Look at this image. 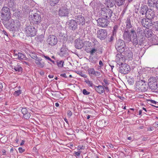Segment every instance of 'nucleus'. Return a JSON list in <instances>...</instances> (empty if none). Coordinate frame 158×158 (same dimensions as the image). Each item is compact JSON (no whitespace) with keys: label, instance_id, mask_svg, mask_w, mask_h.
Segmentation results:
<instances>
[{"label":"nucleus","instance_id":"f257e3e1","mask_svg":"<svg viewBox=\"0 0 158 158\" xmlns=\"http://www.w3.org/2000/svg\"><path fill=\"white\" fill-rule=\"evenodd\" d=\"M98 7L101 9L100 14L102 16L108 19H110L112 22L115 21L117 19V16L112 10L105 7L104 5L99 3L98 4Z\"/></svg>","mask_w":158,"mask_h":158},{"label":"nucleus","instance_id":"f03ea898","mask_svg":"<svg viewBox=\"0 0 158 158\" xmlns=\"http://www.w3.org/2000/svg\"><path fill=\"white\" fill-rule=\"evenodd\" d=\"M4 24L7 28L10 31H13L17 30L20 26V23L18 20L10 19L4 22Z\"/></svg>","mask_w":158,"mask_h":158},{"label":"nucleus","instance_id":"7ed1b4c3","mask_svg":"<svg viewBox=\"0 0 158 158\" xmlns=\"http://www.w3.org/2000/svg\"><path fill=\"white\" fill-rule=\"evenodd\" d=\"M29 17L31 19V22L34 24L39 25L42 21V18L39 11L36 13H31Z\"/></svg>","mask_w":158,"mask_h":158},{"label":"nucleus","instance_id":"20e7f679","mask_svg":"<svg viewBox=\"0 0 158 158\" xmlns=\"http://www.w3.org/2000/svg\"><path fill=\"white\" fill-rule=\"evenodd\" d=\"M115 47L117 52L120 53H123L127 49L125 41L120 39L116 41Z\"/></svg>","mask_w":158,"mask_h":158},{"label":"nucleus","instance_id":"39448f33","mask_svg":"<svg viewBox=\"0 0 158 158\" xmlns=\"http://www.w3.org/2000/svg\"><path fill=\"white\" fill-rule=\"evenodd\" d=\"M136 90L139 92H143L147 91L148 87L144 81L141 80L136 82Z\"/></svg>","mask_w":158,"mask_h":158},{"label":"nucleus","instance_id":"423d86ee","mask_svg":"<svg viewBox=\"0 0 158 158\" xmlns=\"http://www.w3.org/2000/svg\"><path fill=\"white\" fill-rule=\"evenodd\" d=\"M119 65V72L123 74H128L131 70V68L129 65L126 63L121 62Z\"/></svg>","mask_w":158,"mask_h":158},{"label":"nucleus","instance_id":"0eeeda50","mask_svg":"<svg viewBox=\"0 0 158 158\" xmlns=\"http://www.w3.org/2000/svg\"><path fill=\"white\" fill-rule=\"evenodd\" d=\"M2 16L4 18V22L8 21L10 19V14L9 8L6 6L3 7L1 10Z\"/></svg>","mask_w":158,"mask_h":158},{"label":"nucleus","instance_id":"6e6552de","mask_svg":"<svg viewBox=\"0 0 158 158\" xmlns=\"http://www.w3.org/2000/svg\"><path fill=\"white\" fill-rule=\"evenodd\" d=\"M70 11L69 7L66 4L64 5L60 8L59 15L60 16H68Z\"/></svg>","mask_w":158,"mask_h":158},{"label":"nucleus","instance_id":"1a4fd4ad","mask_svg":"<svg viewBox=\"0 0 158 158\" xmlns=\"http://www.w3.org/2000/svg\"><path fill=\"white\" fill-rule=\"evenodd\" d=\"M25 30L28 36H34L36 35V30L32 26L26 25Z\"/></svg>","mask_w":158,"mask_h":158},{"label":"nucleus","instance_id":"9d476101","mask_svg":"<svg viewBox=\"0 0 158 158\" xmlns=\"http://www.w3.org/2000/svg\"><path fill=\"white\" fill-rule=\"evenodd\" d=\"M96 35L97 37L101 40H104L107 37V31L106 29H100L97 31Z\"/></svg>","mask_w":158,"mask_h":158},{"label":"nucleus","instance_id":"9b49d317","mask_svg":"<svg viewBox=\"0 0 158 158\" xmlns=\"http://www.w3.org/2000/svg\"><path fill=\"white\" fill-rule=\"evenodd\" d=\"M47 42L48 45L53 46L57 44L58 42V39L55 35H50L48 36L47 40Z\"/></svg>","mask_w":158,"mask_h":158},{"label":"nucleus","instance_id":"f8f14e48","mask_svg":"<svg viewBox=\"0 0 158 158\" xmlns=\"http://www.w3.org/2000/svg\"><path fill=\"white\" fill-rule=\"evenodd\" d=\"M97 21L98 25L102 27H106L110 22L108 19L104 17L99 18Z\"/></svg>","mask_w":158,"mask_h":158},{"label":"nucleus","instance_id":"ddd939ff","mask_svg":"<svg viewBox=\"0 0 158 158\" xmlns=\"http://www.w3.org/2000/svg\"><path fill=\"white\" fill-rule=\"evenodd\" d=\"M130 32L132 35V38L131 41L133 45L135 46L138 44V40L137 38V33L134 28H132L131 29Z\"/></svg>","mask_w":158,"mask_h":158},{"label":"nucleus","instance_id":"4468645a","mask_svg":"<svg viewBox=\"0 0 158 158\" xmlns=\"http://www.w3.org/2000/svg\"><path fill=\"white\" fill-rule=\"evenodd\" d=\"M123 37L127 42L129 43L131 40V35L127 29H123Z\"/></svg>","mask_w":158,"mask_h":158},{"label":"nucleus","instance_id":"2eb2a0df","mask_svg":"<svg viewBox=\"0 0 158 158\" xmlns=\"http://www.w3.org/2000/svg\"><path fill=\"white\" fill-rule=\"evenodd\" d=\"M154 19L151 20L147 19H143L142 20V23L143 26L146 28H149L150 26L153 25L154 22Z\"/></svg>","mask_w":158,"mask_h":158},{"label":"nucleus","instance_id":"dca6fc26","mask_svg":"<svg viewBox=\"0 0 158 158\" xmlns=\"http://www.w3.org/2000/svg\"><path fill=\"white\" fill-rule=\"evenodd\" d=\"M75 19H76L77 22L79 25L83 26L85 24V19L84 17L81 15H78L75 16Z\"/></svg>","mask_w":158,"mask_h":158},{"label":"nucleus","instance_id":"f3484780","mask_svg":"<svg viewBox=\"0 0 158 158\" xmlns=\"http://www.w3.org/2000/svg\"><path fill=\"white\" fill-rule=\"evenodd\" d=\"M68 48L66 47V45L63 44L60 49L59 54L61 56H66L68 55Z\"/></svg>","mask_w":158,"mask_h":158},{"label":"nucleus","instance_id":"a211bd4d","mask_svg":"<svg viewBox=\"0 0 158 158\" xmlns=\"http://www.w3.org/2000/svg\"><path fill=\"white\" fill-rule=\"evenodd\" d=\"M146 18L150 19H154V18L155 17V12L154 11L151 9H149L147 14L145 15Z\"/></svg>","mask_w":158,"mask_h":158},{"label":"nucleus","instance_id":"6ab92c4d","mask_svg":"<svg viewBox=\"0 0 158 158\" xmlns=\"http://www.w3.org/2000/svg\"><path fill=\"white\" fill-rule=\"evenodd\" d=\"M74 44L75 48L77 49H81L84 45L82 41L79 39H77L75 40Z\"/></svg>","mask_w":158,"mask_h":158},{"label":"nucleus","instance_id":"aec40b11","mask_svg":"<svg viewBox=\"0 0 158 158\" xmlns=\"http://www.w3.org/2000/svg\"><path fill=\"white\" fill-rule=\"evenodd\" d=\"M7 5L13 11H15V10L16 8V4L14 0H9L8 1Z\"/></svg>","mask_w":158,"mask_h":158},{"label":"nucleus","instance_id":"412c9836","mask_svg":"<svg viewBox=\"0 0 158 158\" xmlns=\"http://www.w3.org/2000/svg\"><path fill=\"white\" fill-rule=\"evenodd\" d=\"M69 26L70 29L72 30H75L77 28V23L74 20L71 19L69 21Z\"/></svg>","mask_w":158,"mask_h":158},{"label":"nucleus","instance_id":"4be33fe9","mask_svg":"<svg viewBox=\"0 0 158 158\" xmlns=\"http://www.w3.org/2000/svg\"><path fill=\"white\" fill-rule=\"evenodd\" d=\"M148 10H149V9L147 6L142 5L139 9V12L140 14L142 15H145V16Z\"/></svg>","mask_w":158,"mask_h":158},{"label":"nucleus","instance_id":"5701e85b","mask_svg":"<svg viewBox=\"0 0 158 158\" xmlns=\"http://www.w3.org/2000/svg\"><path fill=\"white\" fill-rule=\"evenodd\" d=\"M94 88L99 94H102L105 92L104 88L103 85H98V86L94 85Z\"/></svg>","mask_w":158,"mask_h":158},{"label":"nucleus","instance_id":"b1692460","mask_svg":"<svg viewBox=\"0 0 158 158\" xmlns=\"http://www.w3.org/2000/svg\"><path fill=\"white\" fill-rule=\"evenodd\" d=\"M123 54L128 58L129 60H131L133 58V53L130 50H126L123 52Z\"/></svg>","mask_w":158,"mask_h":158},{"label":"nucleus","instance_id":"393cba45","mask_svg":"<svg viewBox=\"0 0 158 158\" xmlns=\"http://www.w3.org/2000/svg\"><path fill=\"white\" fill-rule=\"evenodd\" d=\"M122 53L117 54L116 56V61L118 64H120L121 62H123V57Z\"/></svg>","mask_w":158,"mask_h":158},{"label":"nucleus","instance_id":"a878e982","mask_svg":"<svg viewBox=\"0 0 158 158\" xmlns=\"http://www.w3.org/2000/svg\"><path fill=\"white\" fill-rule=\"evenodd\" d=\"M126 28L125 29H127L128 30L132 28V25L131 23V20L130 17H128L125 21Z\"/></svg>","mask_w":158,"mask_h":158},{"label":"nucleus","instance_id":"bb28decb","mask_svg":"<svg viewBox=\"0 0 158 158\" xmlns=\"http://www.w3.org/2000/svg\"><path fill=\"white\" fill-rule=\"evenodd\" d=\"M106 3L108 8L113 7L114 6L116 7L117 6L115 2L114 3V0H106Z\"/></svg>","mask_w":158,"mask_h":158},{"label":"nucleus","instance_id":"cd10ccee","mask_svg":"<svg viewBox=\"0 0 158 158\" xmlns=\"http://www.w3.org/2000/svg\"><path fill=\"white\" fill-rule=\"evenodd\" d=\"M12 69H14L16 72H20L22 73L23 71V68L21 66L20 64H19V63L15 66H12Z\"/></svg>","mask_w":158,"mask_h":158},{"label":"nucleus","instance_id":"c85d7f7f","mask_svg":"<svg viewBox=\"0 0 158 158\" xmlns=\"http://www.w3.org/2000/svg\"><path fill=\"white\" fill-rule=\"evenodd\" d=\"M59 36L60 40L63 41V42L67 41V38L66 34L61 32L59 34Z\"/></svg>","mask_w":158,"mask_h":158},{"label":"nucleus","instance_id":"c756f323","mask_svg":"<svg viewBox=\"0 0 158 158\" xmlns=\"http://www.w3.org/2000/svg\"><path fill=\"white\" fill-rule=\"evenodd\" d=\"M150 84V88L152 90H156L157 88V82H152L151 81Z\"/></svg>","mask_w":158,"mask_h":158},{"label":"nucleus","instance_id":"7c9ffc66","mask_svg":"<svg viewBox=\"0 0 158 158\" xmlns=\"http://www.w3.org/2000/svg\"><path fill=\"white\" fill-rule=\"evenodd\" d=\"M116 5L119 7L123 6L125 3L126 0H114Z\"/></svg>","mask_w":158,"mask_h":158},{"label":"nucleus","instance_id":"2f4dec72","mask_svg":"<svg viewBox=\"0 0 158 158\" xmlns=\"http://www.w3.org/2000/svg\"><path fill=\"white\" fill-rule=\"evenodd\" d=\"M98 48L97 47H92L89 52L90 55L93 56L96 54Z\"/></svg>","mask_w":158,"mask_h":158},{"label":"nucleus","instance_id":"473e14b6","mask_svg":"<svg viewBox=\"0 0 158 158\" xmlns=\"http://www.w3.org/2000/svg\"><path fill=\"white\" fill-rule=\"evenodd\" d=\"M56 64L59 67L61 68L63 67V64L64 63L63 60H56Z\"/></svg>","mask_w":158,"mask_h":158},{"label":"nucleus","instance_id":"72a5a7b5","mask_svg":"<svg viewBox=\"0 0 158 158\" xmlns=\"http://www.w3.org/2000/svg\"><path fill=\"white\" fill-rule=\"evenodd\" d=\"M92 43H93V47H95L98 48L100 44L95 39H93L92 40Z\"/></svg>","mask_w":158,"mask_h":158},{"label":"nucleus","instance_id":"f704fd0d","mask_svg":"<svg viewBox=\"0 0 158 158\" xmlns=\"http://www.w3.org/2000/svg\"><path fill=\"white\" fill-rule=\"evenodd\" d=\"M16 59L19 60L24 59L25 57V55L21 52H19L18 53V55Z\"/></svg>","mask_w":158,"mask_h":158},{"label":"nucleus","instance_id":"c9c22d12","mask_svg":"<svg viewBox=\"0 0 158 158\" xmlns=\"http://www.w3.org/2000/svg\"><path fill=\"white\" fill-rule=\"evenodd\" d=\"M51 6H55L59 2L60 0H48Z\"/></svg>","mask_w":158,"mask_h":158},{"label":"nucleus","instance_id":"e433bc0d","mask_svg":"<svg viewBox=\"0 0 158 158\" xmlns=\"http://www.w3.org/2000/svg\"><path fill=\"white\" fill-rule=\"evenodd\" d=\"M118 26L116 25H115L113 28V31L112 34H113V35H116V33L117 32V30L118 29Z\"/></svg>","mask_w":158,"mask_h":158},{"label":"nucleus","instance_id":"4c0bfd02","mask_svg":"<svg viewBox=\"0 0 158 158\" xmlns=\"http://www.w3.org/2000/svg\"><path fill=\"white\" fill-rule=\"evenodd\" d=\"M148 104H151L152 106H155L156 107H158V106H155L154 105V104H156L157 103V102L154 100H148Z\"/></svg>","mask_w":158,"mask_h":158},{"label":"nucleus","instance_id":"58836bf2","mask_svg":"<svg viewBox=\"0 0 158 158\" xmlns=\"http://www.w3.org/2000/svg\"><path fill=\"white\" fill-rule=\"evenodd\" d=\"M145 36L148 37H150L152 33V32L150 30H148L146 32L145 31Z\"/></svg>","mask_w":158,"mask_h":158},{"label":"nucleus","instance_id":"ea45409f","mask_svg":"<svg viewBox=\"0 0 158 158\" xmlns=\"http://www.w3.org/2000/svg\"><path fill=\"white\" fill-rule=\"evenodd\" d=\"M35 63L37 65H38V66L41 68H43L45 64L44 62H36Z\"/></svg>","mask_w":158,"mask_h":158},{"label":"nucleus","instance_id":"a19ab883","mask_svg":"<svg viewBox=\"0 0 158 158\" xmlns=\"http://www.w3.org/2000/svg\"><path fill=\"white\" fill-rule=\"evenodd\" d=\"M85 82L87 83L89 86L93 87H94V85L92 81H90L89 80H86L85 81Z\"/></svg>","mask_w":158,"mask_h":158},{"label":"nucleus","instance_id":"79ce46f5","mask_svg":"<svg viewBox=\"0 0 158 158\" xmlns=\"http://www.w3.org/2000/svg\"><path fill=\"white\" fill-rule=\"evenodd\" d=\"M145 37L146 36H144L143 35H141L140 36V44H143V43H144V41L145 39Z\"/></svg>","mask_w":158,"mask_h":158},{"label":"nucleus","instance_id":"37998d69","mask_svg":"<svg viewBox=\"0 0 158 158\" xmlns=\"http://www.w3.org/2000/svg\"><path fill=\"white\" fill-rule=\"evenodd\" d=\"M94 69L93 68H89L88 70V72L89 75L92 76V74H93L94 71Z\"/></svg>","mask_w":158,"mask_h":158},{"label":"nucleus","instance_id":"c03bdc74","mask_svg":"<svg viewBox=\"0 0 158 158\" xmlns=\"http://www.w3.org/2000/svg\"><path fill=\"white\" fill-rule=\"evenodd\" d=\"M154 0H148V4L149 6H152L155 5V2H154Z\"/></svg>","mask_w":158,"mask_h":158},{"label":"nucleus","instance_id":"a18cd8bd","mask_svg":"<svg viewBox=\"0 0 158 158\" xmlns=\"http://www.w3.org/2000/svg\"><path fill=\"white\" fill-rule=\"evenodd\" d=\"M101 75V73L99 71H96L94 70L92 74V76H94L95 77H97L100 76Z\"/></svg>","mask_w":158,"mask_h":158},{"label":"nucleus","instance_id":"49530a36","mask_svg":"<svg viewBox=\"0 0 158 158\" xmlns=\"http://www.w3.org/2000/svg\"><path fill=\"white\" fill-rule=\"evenodd\" d=\"M15 11V12L14 14L15 15L19 18L20 16L21 13L20 11L16 9Z\"/></svg>","mask_w":158,"mask_h":158},{"label":"nucleus","instance_id":"de8ad7c7","mask_svg":"<svg viewBox=\"0 0 158 158\" xmlns=\"http://www.w3.org/2000/svg\"><path fill=\"white\" fill-rule=\"evenodd\" d=\"M116 35H113V34H112L111 36H110V37L109 38L108 41L110 42H112L114 40V37Z\"/></svg>","mask_w":158,"mask_h":158},{"label":"nucleus","instance_id":"09e8293b","mask_svg":"<svg viewBox=\"0 0 158 158\" xmlns=\"http://www.w3.org/2000/svg\"><path fill=\"white\" fill-rule=\"evenodd\" d=\"M31 114L30 113L28 112L26 113L25 114L23 115L24 118L26 119H28L30 117Z\"/></svg>","mask_w":158,"mask_h":158},{"label":"nucleus","instance_id":"8fccbe9b","mask_svg":"<svg viewBox=\"0 0 158 158\" xmlns=\"http://www.w3.org/2000/svg\"><path fill=\"white\" fill-rule=\"evenodd\" d=\"M44 36L43 35H41L39 36L38 38V41L42 42L44 40Z\"/></svg>","mask_w":158,"mask_h":158},{"label":"nucleus","instance_id":"3c124183","mask_svg":"<svg viewBox=\"0 0 158 158\" xmlns=\"http://www.w3.org/2000/svg\"><path fill=\"white\" fill-rule=\"evenodd\" d=\"M21 93V90H17V91H15L14 93V95H15L16 96H19Z\"/></svg>","mask_w":158,"mask_h":158},{"label":"nucleus","instance_id":"603ef678","mask_svg":"<svg viewBox=\"0 0 158 158\" xmlns=\"http://www.w3.org/2000/svg\"><path fill=\"white\" fill-rule=\"evenodd\" d=\"M21 111L23 115L28 112L26 108H23L21 110Z\"/></svg>","mask_w":158,"mask_h":158},{"label":"nucleus","instance_id":"864d4df0","mask_svg":"<svg viewBox=\"0 0 158 158\" xmlns=\"http://www.w3.org/2000/svg\"><path fill=\"white\" fill-rule=\"evenodd\" d=\"M77 73L81 76L82 77L84 78H86L87 77V76L86 74L83 73L81 72H79L78 73Z\"/></svg>","mask_w":158,"mask_h":158},{"label":"nucleus","instance_id":"5fc2aeb1","mask_svg":"<svg viewBox=\"0 0 158 158\" xmlns=\"http://www.w3.org/2000/svg\"><path fill=\"white\" fill-rule=\"evenodd\" d=\"M82 93L85 95H88L90 94V93L89 92L87 91L86 89H83L82 90Z\"/></svg>","mask_w":158,"mask_h":158},{"label":"nucleus","instance_id":"6e6d98bb","mask_svg":"<svg viewBox=\"0 0 158 158\" xmlns=\"http://www.w3.org/2000/svg\"><path fill=\"white\" fill-rule=\"evenodd\" d=\"M81 151H79L78 152H74L75 156L77 157V156H79L81 153Z\"/></svg>","mask_w":158,"mask_h":158},{"label":"nucleus","instance_id":"4d7b16f0","mask_svg":"<svg viewBox=\"0 0 158 158\" xmlns=\"http://www.w3.org/2000/svg\"><path fill=\"white\" fill-rule=\"evenodd\" d=\"M103 82H104L105 85H108L110 84L109 81L108 80L106 79H104L103 80Z\"/></svg>","mask_w":158,"mask_h":158},{"label":"nucleus","instance_id":"13d9d810","mask_svg":"<svg viewBox=\"0 0 158 158\" xmlns=\"http://www.w3.org/2000/svg\"><path fill=\"white\" fill-rule=\"evenodd\" d=\"M85 148V146L84 145H79L78 146L77 150L78 151L81 149H84Z\"/></svg>","mask_w":158,"mask_h":158},{"label":"nucleus","instance_id":"bf43d9fd","mask_svg":"<svg viewBox=\"0 0 158 158\" xmlns=\"http://www.w3.org/2000/svg\"><path fill=\"white\" fill-rule=\"evenodd\" d=\"M30 56L32 58L34 59H35V58L37 57V56L36 54L35 53H32L30 54Z\"/></svg>","mask_w":158,"mask_h":158},{"label":"nucleus","instance_id":"052dcab7","mask_svg":"<svg viewBox=\"0 0 158 158\" xmlns=\"http://www.w3.org/2000/svg\"><path fill=\"white\" fill-rule=\"evenodd\" d=\"M143 31L141 27H138L137 30V33H139V34L142 33Z\"/></svg>","mask_w":158,"mask_h":158},{"label":"nucleus","instance_id":"680f3d73","mask_svg":"<svg viewBox=\"0 0 158 158\" xmlns=\"http://www.w3.org/2000/svg\"><path fill=\"white\" fill-rule=\"evenodd\" d=\"M19 152L20 153H22L25 151V149H23L22 147H19L18 148Z\"/></svg>","mask_w":158,"mask_h":158},{"label":"nucleus","instance_id":"e2e57ef3","mask_svg":"<svg viewBox=\"0 0 158 158\" xmlns=\"http://www.w3.org/2000/svg\"><path fill=\"white\" fill-rule=\"evenodd\" d=\"M153 25L155 26L156 30L158 31V22L154 21Z\"/></svg>","mask_w":158,"mask_h":158},{"label":"nucleus","instance_id":"0e129e2a","mask_svg":"<svg viewBox=\"0 0 158 158\" xmlns=\"http://www.w3.org/2000/svg\"><path fill=\"white\" fill-rule=\"evenodd\" d=\"M126 11V10L125 9H124L123 11H122L121 14L120 15V16L122 17H123V16L124 14L125 13Z\"/></svg>","mask_w":158,"mask_h":158},{"label":"nucleus","instance_id":"69168bd1","mask_svg":"<svg viewBox=\"0 0 158 158\" xmlns=\"http://www.w3.org/2000/svg\"><path fill=\"white\" fill-rule=\"evenodd\" d=\"M93 43H92V42H89L87 44V45L88 47H91L92 48V47H93Z\"/></svg>","mask_w":158,"mask_h":158},{"label":"nucleus","instance_id":"338daca9","mask_svg":"<svg viewBox=\"0 0 158 158\" xmlns=\"http://www.w3.org/2000/svg\"><path fill=\"white\" fill-rule=\"evenodd\" d=\"M67 114L68 116H69L70 117L72 115V113L71 111L68 110L67 111Z\"/></svg>","mask_w":158,"mask_h":158},{"label":"nucleus","instance_id":"774afa93","mask_svg":"<svg viewBox=\"0 0 158 158\" xmlns=\"http://www.w3.org/2000/svg\"><path fill=\"white\" fill-rule=\"evenodd\" d=\"M155 6L156 8L158 10V0L156 2Z\"/></svg>","mask_w":158,"mask_h":158}]
</instances>
